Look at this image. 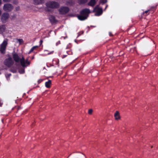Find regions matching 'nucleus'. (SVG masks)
<instances>
[{
	"instance_id": "f257e3e1",
	"label": "nucleus",
	"mask_w": 158,
	"mask_h": 158,
	"mask_svg": "<svg viewBox=\"0 0 158 158\" xmlns=\"http://www.w3.org/2000/svg\"><path fill=\"white\" fill-rule=\"evenodd\" d=\"M13 57L15 62H19L20 61L21 65L23 67H27L30 64V62L28 61V59L25 60L23 56L20 59L18 55L17 54H15L13 55Z\"/></svg>"
},
{
	"instance_id": "f03ea898",
	"label": "nucleus",
	"mask_w": 158,
	"mask_h": 158,
	"mask_svg": "<svg viewBox=\"0 0 158 158\" xmlns=\"http://www.w3.org/2000/svg\"><path fill=\"white\" fill-rule=\"evenodd\" d=\"M90 12L89 9H84L81 12L80 15L78 16V18L81 20H84L87 19L89 14Z\"/></svg>"
},
{
	"instance_id": "7ed1b4c3",
	"label": "nucleus",
	"mask_w": 158,
	"mask_h": 158,
	"mask_svg": "<svg viewBox=\"0 0 158 158\" xmlns=\"http://www.w3.org/2000/svg\"><path fill=\"white\" fill-rule=\"evenodd\" d=\"M46 6L48 7L55 8L59 7V4L58 3L54 1H49L46 3Z\"/></svg>"
},
{
	"instance_id": "20e7f679",
	"label": "nucleus",
	"mask_w": 158,
	"mask_h": 158,
	"mask_svg": "<svg viewBox=\"0 0 158 158\" xmlns=\"http://www.w3.org/2000/svg\"><path fill=\"white\" fill-rule=\"evenodd\" d=\"M94 11L95 12V15L99 16L101 15L102 13V7H99V5H97L94 8Z\"/></svg>"
},
{
	"instance_id": "39448f33",
	"label": "nucleus",
	"mask_w": 158,
	"mask_h": 158,
	"mask_svg": "<svg viewBox=\"0 0 158 158\" xmlns=\"http://www.w3.org/2000/svg\"><path fill=\"white\" fill-rule=\"evenodd\" d=\"M13 6L11 4L7 3L4 5L3 9L5 11L10 12L13 9Z\"/></svg>"
},
{
	"instance_id": "423d86ee",
	"label": "nucleus",
	"mask_w": 158,
	"mask_h": 158,
	"mask_svg": "<svg viewBox=\"0 0 158 158\" xmlns=\"http://www.w3.org/2000/svg\"><path fill=\"white\" fill-rule=\"evenodd\" d=\"M9 17V14L8 13H4L2 14L1 18V20L3 23L6 22Z\"/></svg>"
},
{
	"instance_id": "0eeeda50",
	"label": "nucleus",
	"mask_w": 158,
	"mask_h": 158,
	"mask_svg": "<svg viewBox=\"0 0 158 158\" xmlns=\"http://www.w3.org/2000/svg\"><path fill=\"white\" fill-rule=\"evenodd\" d=\"M7 44V40L5 39L1 45V51L2 53H5L6 47Z\"/></svg>"
},
{
	"instance_id": "6e6552de",
	"label": "nucleus",
	"mask_w": 158,
	"mask_h": 158,
	"mask_svg": "<svg viewBox=\"0 0 158 158\" xmlns=\"http://www.w3.org/2000/svg\"><path fill=\"white\" fill-rule=\"evenodd\" d=\"M4 64L7 66H10L13 64L12 58H9L6 59L4 62Z\"/></svg>"
},
{
	"instance_id": "1a4fd4ad",
	"label": "nucleus",
	"mask_w": 158,
	"mask_h": 158,
	"mask_svg": "<svg viewBox=\"0 0 158 158\" xmlns=\"http://www.w3.org/2000/svg\"><path fill=\"white\" fill-rule=\"evenodd\" d=\"M69 11V9L66 7H63L59 10V12L60 14H64L68 12Z\"/></svg>"
},
{
	"instance_id": "9d476101",
	"label": "nucleus",
	"mask_w": 158,
	"mask_h": 158,
	"mask_svg": "<svg viewBox=\"0 0 158 158\" xmlns=\"http://www.w3.org/2000/svg\"><path fill=\"white\" fill-rule=\"evenodd\" d=\"M115 119L116 120H118L120 119V117L119 115V113L118 111H117L114 114Z\"/></svg>"
},
{
	"instance_id": "9b49d317",
	"label": "nucleus",
	"mask_w": 158,
	"mask_h": 158,
	"mask_svg": "<svg viewBox=\"0 0 158 158\" xmlns=\"http://www.w3.org/2000/svg\"><path fill=\"white\" fill-rule=\"evenodd\" d=\"M6 27L5 25L0 26V34L2 33L5 30Z\"/></svg>"
},
{
	"instance_id": "f8f14e48",
	"label": "nucleus",
	"mask_w": 158,
	"mask_h": 158,
	"mask_svg": "<svg viewBox=\"0 0 158 158\" xmlns=\"http://www.w3.org/2000/svg\"><path fill=\"white\" fill-rule=\"evenodd\" d=\"M51 83V80H48L45 83V85L46 87L47 88H49L50 87V85Z\"/></svg>"
},
{
	"instance_id": "ddd939ff",
	"label": "nucleus",
	"mask_w": 158,
	"mask_h": 158,
	"mask_svg": "<svg viewBox=\"0 0 158 158\" xmlns=\"http://www.w3.org/2000/svg\"><path fill=\"white\" fill-rule=\"evenodd\" d=\"M96 3L95 0H91L88 3V5L89 6H93Z\"/></svg>"
},
{
	"instance_id": "4468645a",
	"label": "nucleus",
	"mask_w": 158,
	"mask_h": 158,
	"mask_svg": "<svg viewBox=\"0 0 158 158\" xmlns=\"http://www.w3.org/2000/svg\"><path fill=\"white\" fill-rule=\"evenodd\" d=\"M34 3L36 4H39L42 3L44 2L43 0H34Z\"/></svg>"
},
{
	"instance_id": "2eb2a0df",
	"label": "nucleus",
	"mask_w": 158,
	"mask_h": 158,
	"mask_svg": "<svg viewBox=\"0 0 158 158\" xmlns=\"http://www.w3.org/2000/svg\"><path fill=\"white\" fill-rule=\"evenodd\" d=\"M49 19L52 23H53L55 22V17L53 16H51L49 18Z\"/></svg>"
},
{
	"instance_id": "dca6fc26",
	"label": "nucleus",
	"mask_w": 158,
	"mask_h": 158,
	"mask_svg": "<svg viewBox=\"0 0 158 158\" xmlns=\"http://www.w3.org/2000/svg\"><path fill=\"white\" fill-rule=\"evenodd\" d=\"M38 46H36L33 47L30 50L29 54L31 52H32L34 50H35L36 48H38Z\"/></svg>"
},
{
	"instance_id": "f3484780",
	"label": "nucleus",
	"mask_w": 158,
	"mask_h": 158,
	"mask_svg": "<svg viewBox=\"0 0 158 158\" xmlns=\"http://www.w3.org/2000/svg\"><path fill=\"white\" fill-rule=\"evenodd\" d=\"M17 42L19 43V44H22L23 42V40L22 39H17Z\"/></svg>"
},
{
	"instance_id": "a211bd4d",
	"label": "nucleus",
	"mask_w": 158,
	"mask_h": 158,
	"mask_svg": "<svg viewBox=\"0 0 158 158\" xmlns=\"http://www.w3.org/2000/svg\"><path fill=\"white\" fill-rule=\"evenodd\" d=\"M87 1V0H79V2L80 3H84Z\"/></svg>"
},
{
	"instance_id": "6ab92c4d",
	"label": "nucleus",
	"mask_w": 158,
	"mask_h": 158,
	"mask_svg": "<svg viewBox=\"0 0 158 158\" xmlns=\"http://www.w3.org/2000/svg\"><path fill=\"white\" fill-rule=\"evenodd\" d=\"M19 72L21 74L23 73H24V69H22L19 70Z\"/></svg>"
},
{
	"instance_id": "aec40b11",
	"label": "nucleus",
	"mask_w": 158,
	"mask_h": 158,
	"mask_svg": "<svg viewBox=\"0 0 158 158\" xmlns=\"http://www.w3.org/2000/svg\"><path fill=\"white\" fill-rule=\"evenodd\" d=\"M92 112H93V110L92 109H89L88 110V113L89 114H92Z\"/></svg>"
},
{
	"instance_id": "412c9836",
	"label": "nucleus",
	"mask_w": 158,
	"mask_h": 158,
	"mask_svg": "<svg viewBox=\"0 0 158 158\" xmlns=\"http://www.w3.org/2000/svg\"><path fill=\"white\" fill-rule=\"evenodd\" d=\"M107 2V0H101V2L103 4L106 2Z\"/></svg>"
},
{
	"instance_id": "4be33fe9",
	"label": "nucleus",
	"mask_w": 158,
	"mask_h": 158,
	"mask_svg": "<svg viewBox=\"0 0 158 158\" xmlns=\"http://www.w3.org/2000/svg\"><path fill=\"white\" fill-rule=\"evenodd\" d=\"M11 75V74L10 73L8 74H7L6 75V77L7 79H8V77H9Z\"/></svg>"
},
{
	"instance_id": "5701e85b",
	"label": "nucleus",
	"mask_w": 158,
	"mask_h": 158,
	"mask_svg": "<svg viewBox=\"0 0 158 158\" xmlns=\"http://www.w3.org/2000/svg\"><path fill=\"white\" fill-rule=\"evenodd\" d=\"M60 44V41H59L56 43V46H57V45H58L59 44Z\"/></svg>"
},
{
	"instance_id": "b1692460",
	"label": "nucleus",
	"mask_w": 158,
	"mask_h": 158,
	"mask_svg": "<svg viewBox=\"0 0 158 158\" xmlns=\"http://www.w3.org/2000/svg\"><path fill=\"white\" fill-rule=\"evenodd\" d=\"M10 0H3L4 2H10Z\"/></svg>"
},
{
	"instance_id": "393cba45",
	"label": "nucleus",
	"mask_w": 158,
	"mask_h": 158,
	"mask_svg": "<svg viewBox=\"0 0 158 158\" xmlns=\"http://www.w3.org/2000/svg\"><path fill=\"white\" fill-rule=\"evenodd\" d=\"M2 104V102L1 100L0 101V106H1Z\"/></svg>"
},
{
	"instance_id": "a878e982",
	"label": "nucleus",
	"mask_w": 158,
	"mask_h": 158,
	"mask_svg": "<svg viewBox=\"0 0 158 158\" xmlns=\"http://www.w3.org/2000/svg\"><path fill=\"white\" fill-rule=\"evenodd\" d=\"M19 9V7H17L16 8V10H18Z\"/></svg>"
},
{
	"instance_id": "bb28decb",
	"label": "nucleus",
	"mask_w": 158,
	"mask_h": 158,
	"mask_svg": "<svg viewBox=\"0 0 158 158\" xmlns=\"http://www.w3.org/2000/svg\"><path fill=\"white\" fill-rule=\"evenodd\" d=\"M40 45H41V44H42V43H43V41L42 40H40Z\"/></svg>"
},
{
	"instance_id": "cd10ccee",
	"label": "nucleus",
	"mask_w": 158,
	"mask_h": 158,
	"mask_svg": "<svg viewBox=\"0 0 158 158\" xmlns=\"http://www.w3.org/2000/svg\"><path fill=\"white\" fill-rule=\"evenodd\" d=\"M149 11V10H147L145 11V13H147Z\"/></svg>"
},
{
	"instance_id": "c85d7f7f",
	"label": "nucleus",
	"mask_w": 158,
	"mask_h": 158,
	"mask_svg": "<svg viewBox=\"0 0 158 158\" xmlns=\"http://www.w3.org/2000/svg\"><path fill=\"white\" fill-rule=\"evenodd\" d=\"M2 2L1 0H0V6L2 4Z\"/></svg>"
},
{
	"instance_id": "c756f323",
	"label": "nucleus",
	"mask_w": 158,
	"mask_h": 158,
	"mask_svg": "<svg viewBox=\"0 0 158 158\" xmlns=\"http://www.w3.org/2000/svg\"><path fill=\"white\" fill-rule=\"evenodd\" d=\"M107 6H107V5H106V7H105V10L106 9V8L107 7Z\"/></svg>"
},
{
	"instance_id": "7c9ffc66",
	"label": "nucleus",
	"mask_w": 158,
	"mask_h": 158,
	"mask_svg": "<svg viewBox=\"0 0 158 158\" xmlns=\"http://www.w3.org/2000/svg\"><path fill=\"white\" fill-rule=\"evenodd\" d=\"M16 72V70H14V71H12V72L13 73H15Z\"/></svg>"
},
{
	"instance_id": "2f4dec72",
	"label": "nucleus",
	"mask_w": 158,
	"mask_h": 158,
	"mask_svg": "<svg viewBox=\"0 0 158 158\" xmlns=\"http://www.w3.org/2000/svg\"><path fill=\"white\" fill-rule=\"evenodd\" d=\"M109 35L110 36L111 35V33H109Z\"/></svg>"
},
{
	"instance_id": "473e14b6",
	"label": "nucleus",
	"mask_w": 158,
	"mask_h": 158,
	"mask_svg": "<svg viewBox=\"0 0 158 158\" xmlns=\"http://www.w3.org/2000/svg\"><path fill=\"white\" fill-rule=\"evenodd\" d=\"M51 53H48V55H49V54H50Z\"/></svg>"
},
{
	"instance_id": "72a5a7b5",
	"label": "nucleus",
	"mask_w": 158,
	"mask_h": 158,
	"mask_svg": "<svg viewBox=\"0 0 158 158\" xmlns=\"http://www.w3.org/2000/svg\"><path fill=\"white\" fill-rule=\"evenodd\" d=\"M34 57H33L32 58V59H34Z\"/></svg>"
},
{
	"instance_id": "f704fd0d",
	"label": "nucleus",
	"mask_w": 158,
	"mask_h": 158,
	"mask_svg": "<svg viewBox=\"0 0 158 158\" xmlns=\"http://www.w3.org/2000/svg\"><path fill=\"white\" fill-rule=\"evenodd\" d=\"M85 158H87L86 156L85 155Z\"/></svg>"
},
{
	"instance_id": "c9c22d12",
	"label": "nucleus",
	"mask_w": 158,
	"mask_h": 158,
	"mask_svg": "<svg viewBox=\"0 0 158 158\" xmlns=\"http://www.w3.org/2000/svg\"><path fill=\"white\" fill-rule=\"evenodd\" d=\"M110 158H113L112 157H110Z\"/></svg>"
},
{
	"instance_id": "e433bc0d",
	"label": "nucleus",
	"mask_w": 158,
	"mask_h": 158,
	"mask_svg": "<svg viewBox=\"0 0 158 158\" xmlns=\"http://www.w3.org/2000/svg\"><path fill=\"white\" fill-rule=\"evenodd\" d=\"M153 147V146H151V148H152Z\"/></svg>"
}]
</instances>
